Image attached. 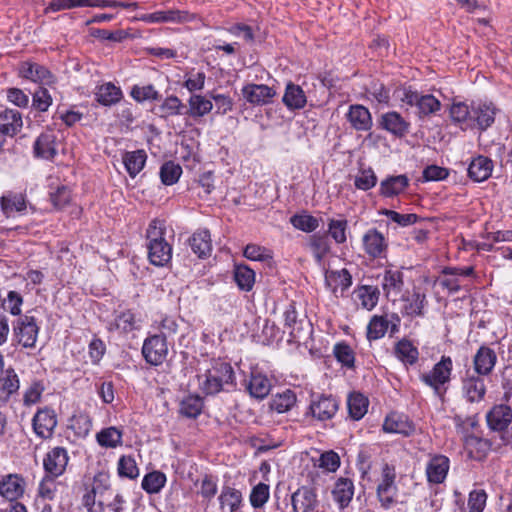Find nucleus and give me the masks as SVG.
Returning <instances> with one entry per match:
<instances>
[{"mask_svg": "<svg viewBox=\"0 0 512 512\" xmlns=\"http://www.w3.org/2000/svg\"><path fill=\"white\" fill-rule=\"evenodd\" d=\"M395 93L402 103L416 109L415 113L420 119L435 115L441 109V102L432 94H423L411 88H401Z\"/></svg>", "mask_w": 512, "mask_h": 512, "instance_id": "f257e3e1", "label": "nucleus"}, {"mask_svg": "<svg viewBox=\"0 0 512 512\" xmlns=\"http://www.w3.org/2000/svg\"><path fill=\"white\" fill-rule=\"evenodd\" d=\"M234 371L232 366L221 360H214L211 368L205 373V380L202 382L201 387L208 395L219 393L224 385L234 384Z\"/></svg>", "mask_w": 512, "mask_h": 512, "instance_id": "f03ea898", "label": "nucleus"}, {"mask_svg": "<svg viewBox=\"0 0 512 512\" xmlns=\"http://www.w3.org/2000/svg\"><path fill=\"white\" fill-rule=\"evenodd\" d=\"M489 428L501 433V439L505 445L512 444V409L505 404L495 405L486 415Z\"/></svg>", "mask_w": 512, "mask_h": 512, "instance_id": "7ed1b4c3", "label": "nucleus"}, {"mask_svg": "<svg viewBox=\"0 0 512 512\" xmlns=\"http://www.w3.org/2000/svg\"><path fill=\"white\" fill-rule=\"evenodd\" d=\"M395 479V468L385 464L382 467L381 481L376 489L377 498L384 509H389L397 503L398 488Z\"/></svg>", "mask_w": 512, "mask_h": 512, "instance_id": "20e7f679", "label": "nucleus"}, {"mask_svg": "<svg viewBox=\"0 0 512 512\" xmlns=\"http://www.w3.org/2000/svg\"><path fill=\"white\" fill-rule=\"evenodd\" d=\"M452 369V359L449 356H442L431 371L420 375V380L431 387L436 395L441 396V387L450 381Z\"/></svg>", "mask_w": 512, "mask_h": 512, "instance_id": "39448f33", "label": "nucleus"}, {"mask_svg": "<svg viewBox=\"0 0 512 512\" xmlns=\"http://www.w3.org/2000/svg\"><path fill=\"white\" fill-rule=\"evenodd\" d=\"M339 409V402L331 395H318L313 397L306 416H311L318 421H327L332 419Z\"/></svg>", "mask_w": 512, "mask_h": 512, "instance_id": "423d86ee", "label": "nucleus"}, {"mask_svg": "<svg viewBox=\"0 0 512 512\" xmlns=\"http://www.w3.org/2000/svg\"><path fill=\"white\" fill-rule=\"evenodd\" d=\"M13 332L17 341L24 348H33L37 341L39 327L33 316H20L13 324Z\"/></svg>", "mask_w": 512, "mask_h": 512, "instance_id": "0eeeda50", "label": "nucleus"}, {"mask_svg": "<svg viewBox=\"0 0 512 512\" xmlns=\"http://www.w3.org/2000/svg\"><path fill=\"white\" fill-rule=\"evenodd\" d=\"M142 355L145 361L153 366L161 365L168 355L167 341L160 335H151L144 340Z\"/></svg>", "mask_w": 512, "mask_h": 512, "instance_id": "6e6552de", "label": "nucleus"}, {"mask_svg": "<svg viewBox=\"0 0 512 512\" xmlns=\"http://www.w3.org/2000/svg\"><path fill=\"white\" fill-rule=\"evenodd\" d=\"M293 512H316L319 501L316 489L310 486H301L291 495Z\"/></svg>", "mask_w": 512, "mask_h": 512, "instance_id": "1a4fd4ad", "label": "nucleus"}, {"mask_svg": "<svg viewBox=\"0 0 512 512\" xmlns=\"http://www.w3.org/2000/svg\"><path fill=\"white\" fill-rule=\"evenodd\" d=\"M34 432L42 439L50 438L57 426V416L53 409H39L32 419Z\"/></svg>", "mask_w": 512, "mask_h": 512, "instance_id": "9d476101", "label": "nucleus"}, {"mask_svg": "<svg viewBox=\"0 0 512 512\" xmlns=\"http://www.w3.org/2000/svg\"><path fill=\"white\" fill-rule=\"evenodd\" d=\"M21 77L40 85H52L55 83L53 74L43 65L35 62H22L19 66Z\"/></svg>", "mask_w": 512, "mask_h": 512, "instance_id": "9b49d317", "label": "nucleus"}, {"mask_svg": "<svg viewBox=\"0 0 512 512\" xmlns=\"http://www.w3.org/2000/svg\"><path fill=\"white\" fill-rule=\"evenodd\" d=\"M68 453L63 447H55L49 451L44 460L43 465L46 475L59 477L62 475L68 464Z\"/></svg>", "mask_w": 512, "mask_h": 512, "instance_id": "f8f14e48", "label": "nucleus"}, {"mask_svg": "<svg viewBox=\"0 0 512 512\" xmlns=\"http://www.w3.org/2000/svg\"><path fill=\"white\" fill-rule=\"evenodd\" d=\"M496 108L492 103L472 102L471 127H478L484 131L490 127L495 120Z\"/></svg>", "mask_w": 512, "mask_h": 512, "instance_id": "ddd939ff", "label": "nucleus"}, {"mask_svg": "<svg viewBox=\"0 0 512 512\" xmlns=\"http://www.w3.org/2000/svg\"><path fill=\"white\" fill-rule=\"evenodd\" d=\"M242 95L250 104L263 106L271 102L276 91L264 84H247L242 88Z\"/></svg>", "mask_w": 512, "mask_h": 512, "instance_id": "4468645a", "label": "nucleus"}, {"mask_svg": "<svg viewBox=\"0 0 512 512\" xmlns=\"http://www.w3.org/2000/svg\"><path fill=\"white\" fill-rule=\"evenodd\" d=\"M450 468V460L442 454L433 455L426 465V476L429 483H443Z\"/></svg>", "mask_w": 512, "mask_h": 512, "instance_id": "2eb2a0df", "label": "nucleus"}, {"mask_svg": "<svg viewBox=\"0 0 512 512\" xmlns=\"http://www.w3.org/2000/svg\"><path fill=\"white\" fill-rule=\"evenodd\" d=\"M346 119L350 126L359 132H367L373 126V120L368 108L360 104L349 106Z\"/></svg>", "mask_w": 512, "mask_h": 512, "instance_id": "dca6fc26", "label": "nucleus"}, {"mask_svg": "<svg viewBox=\"0 0 512 512\" xmlns=\"http://www.w3.org/2000/svg\"><path fill=\"white\" fill-rule=\"evenodd\" d=\"M365 252L372 258L385 256L388 243L384 235L377 229H369L363 236Z\"/></svg>", "mask_w": 512, "mask_h": 512, "instance_id": "f3484780", "label": "nucleus"}, {"mask_svg": "<svg viewBox=\"0 0 512 512\" xmlns=\"http://www.w3.org/2000/svg\"><path fill=\"white\" fill-rule=\"evenodd\" d=\"M497 362V355L493 349L482 345L473 358L474 371L479 376H488L493 371Z\"/></svg>", "mask_w": 512, "mask_h": 512, "instance_id": "a211bd4d", "label": "nucleus"}, {"mask_svg": "<svg viewBox=\"0 0 512 512\" xmlns=\"http://www.w3.org/2000/svg\"><path fill=\"white\" fill-rule=\"evenodd\" d=\"M493 169L494 163L490 158L478 155L472 158L468 165L467 173L471 180L480 183L486 181L491 176Z\"/></svg>", "mask_w": 512, "mask_h": 512, "instance_id": "6ab92c4d", "label": "nucleus"}, {"mask_svg": "<svg viewBox=\"0 0 512 512\" xmlns=\"http://www.w3.org/2000/svg\"><path fill=\"white\" fill-rule=\"evenodd\" d=\"M284 325L288 329L291 340L298 341L302 338L304 332V326L307 325V321L304 319H298V313L296 310L295 302L291 301L283 312Z\"/></svg>", "mask_w": 512, "mask_h": 512, "instance_id": "aec40b11", "label": "nucleus"}, {"mask_svg": "<svg viewBox=\"0 0 512 512\" xmlns=\"http://www.w3.org/2000/svg\"><path fill=\"white\" fill-rule=\"evenodd\" d=\"M272 382L262 372L253 370L250 374V379L246 384V389L250 396L256 399H264L271 391Z\"/></svg>", "mask_w": 512, "mask_h": 512, "instance_id": "412c9836", "label": "nucleus"}, {"mask_svg": "<svg viewBox=\"0 0 512 512\" xmlns=\"http://www.w3.org/2000/svg\"><path fill=\"white\" fill-rule=\"evenodd\" d=\"M380 126L398 138L404 137L410 128L409 122L396 111L384 113L381 116Z\"/></svg>", "mask_w": 512, "mask_h": 512, "instance_id": "4be33fe9", "label": "nucleus"}, {"mask_svg": "<svg viewBox=\"0 0 512 512\" xmlns=\"http://www.w3.org/2000/svg\"><path fill=\"white\" fill-rule=\"evenodd\" d=\"M383 431L409 436L415 431V427L408 417L403 414L391 413L383 423Z\"/></svg>", "mask_w": 512, "mask_h": 512, "instance_id": "5701e85b", "label": "nucleus"}, {"mask_svg": "<svg viewBox=\"0 0 512 512\" xmlns=\"http://www.w3.org/2000/svg\"><path fill=\"white\" fill-rule=\"evenodd\" d=\"M24 493V479L18 474H8L0 481V495L13 502Z\"/></svg>", "mask_w": 512, "mask_h": 512, "instance_id": "b1692460", "label": "nucleus"}, {"mask_svg": "<svg viewBox=\"0 0 512 512\" xmlns=\"http://www.w3.org/2000/svg\"><path fill=\"white\" fill-rule=\"evenodd\" d=\"M56 140L57 137L53 131L41 133L34 143L35 155L47 160L53 159L57 154Z\"/></svg>", "mask_w": 512, "mask_h": 512, "instance_id": "393cba45", "label": "nucleus"}, {"mask_svg": "<svg viewBox=\"0 0 512 512\" xmlns=\"http://www.w3.org/2000/svg\"><path fill=\"white\" fill-rule=\"evenodd\" d=\"M354 495V483L349 478L340 477L336 480L332 489L333 500L340 509H345L350 504Z\"/></svg>", "mask_w": 512, "mask_h": 512, "instance_id": "a878e982", "label": "nucleus"}, {"mask_svg": "<svg viewBox=\"0 0 512 512\" xmlns=\"http://www.w3.org/2000/svg\"><path fill=\"white\" fill-rule=\"evenodd\" d=\"M20 388V380L13 368H8L0 377V403H7Z\"/></svg>", "mask_w": 512, "mask_h": 512, "instance_id": "bb28decb", "label": "nucleus"}, {"mask_svg": "<svg viewBox=\"0 0 512 512\" xmlns=\"http://www.w3.org/2000/svg\"><path fill=\"white\" fill-rule=\"evenodd\" d=\"M282 101L287 109L294 111L305 107L307 97L301 86L289 82L286 85Z\"/></svg>", "mask_w": 512, "mask_h": 512, "instance_id": "cd10ccee", "label": "nucleus"}, {"mask_svg": "<svg viewBox=\"0 0 512 512\" xmlns=\"http://www.w3.org/2000/svg\"><path fill=\"white\" fill-rule=\"evenodd\" d=\"M148 258L154 266H165L172 258V246L166 241L147 244Z\"/></svg>", "mask_w": 512, "mask_h": 512, "instance_id": "c85d7f7f", "label": "nucleus"}, {"mask_svg": "<svg viewBox=\"0 0 512 512\" xmlns=\"http://www.w3.org/2000/svg\"><path fill=\"white\" fill-rule=\"evenodd\" d=\"M23 122L19 111L6 109L0 113V133L14 136L22 128Z\"/></svg>", "mask_w": 512, "mask_h": 512, "instance_id": "c756f323", "label": "nucleus"}, {"mask_svg": "<svg viewBox=\"0 0 512 512\" xmlns=\"http://www.w3.org/2000/svg\"><path fill=\"white\" fill-rule=\"evenodd\" d=\"M1 209L7 216L14 212L22 213L27 208L26 195L9 191L0 198Z\"/></svg>", "mask_w": 512, "mask_h": 512, "instance_id": "7c9ffc66", "label": "nucleus"}, {"mask_svg": "<svg viewBox=\"0 0 512 512\" xmlns=\"http://www.w3.org/2000/svg\"><path fill=\"white\" fill-rule=\"evenodd\" d=\"M189 244L192 251L197 254L199 258L209 256L212 251L210 232L207 229L196 231L189 238Z\"/></svg>", "mask_w": 512, "mask_h": 512, "instance_id": "2f4dec72", "label": "nucleus"}, {"mask_svg": "<svg viewBox=\"0 0 512 512\" xmlns=\"http://www.w3.org/2000/svg\"><path fill=\"white\" fill-rule=\"evenodd\" d=\"M463 391L469 402H478L486 393L484 380L478 374L469 376L463 380Z\"/></svg>", "mask_w": 512, "mask_h": 512, "instance_id": "473e14b6", "label": "nucleus"}, {"mask_svg": "<svg viewBox=\"0 0 512 512\" xmlns=\"http://www.w3.org/2000/svg\"><path fill=\"white\" fill-rule=\"evenodd\" d=\"M409 185L406 175L390 176L380 183V194L384 197H394L402 193Z\"/></svg>", "mask_w": 512, "mask_h": 512, "instance_id": "72a5a7b5", "label": "nucleus"}, {"mask_svg": "<svg viewBox=\"0 0 512 512\" xmlns=\"http://www.w3.org/2000/svg\"><path fill=\"white\" fill-rule=\"evenodd\" d=\"M369 400L362 393H350L347 399L348 413L351 419L360 420L367 413Z\"/></svg>", "mask_w": 512, "mask_h": 512, "instance_id": "f704fd0d", "label": "nucleus"}, {"mask_svg": "<svg viewBox=\"0 0 512 512\" xmlns=\"http://www.w3.org/2000/svg\"><path fill=\"white\" fill-rule=\"evenodd\" d=\"M147 155L144 150L126 152L123 155V163L127 173L134 178L144 168Z\"/></svg>", "mask_w": 512, "mask_h": 512, "instance_id": "c9c22d12", "label": "nucleus"}, {"mask_svg": "<svg viewBox=\"0 0 512 512\" xmlns=\"http://www.w3.org/2000/svg\"><path fill=\"white\" fill-rule=\"evenodd\" d=\"M195 18L193 14L181 10L156 11L148 16L151 22H189Z\"/></svg>", "mask_w": 512, "mask_h": 512, "instance_id": "e433bc0d", "label": "nucleus"}, {"mask_svg": "<svg viewBox=\"0 0 512 512\" xmlns=\"http://www.w3.org/2000/svg\"><path fill=\"white\" fill-rule=\"evenodd\" d=\"M404 313L411 317H422L427 304L426 295L419 290H413L411 296L404 299Z\"/></svg>", "mask_w": 512, "mask_h": 512, "instance_id": "4c0bfd02", "label": "nucleus"}, {"mask_svg": "<svg viewBox=\"0 0 512 512\" xmlns=\"http://www.w3.org/2000/svg\"><path fill=\"white\" fill-rule=\"evenodd\" d=\"M218 500L221 508L228 506L230 512L241 511L240 508L243 503L242 494L239 490L233 487L224 486L221 490Z\"/></svg>", "mask_w": 512, "mask_h": 512, "instance_id": "58836bf2", "label": "nucleus"}, {"mask_svg": "<svg viewBox=\"0 0 512 512\" xmlns=\"http://www.w3.org/2000/svg\"><path fill=\"white\" fill-rule=\"evenodd\" d=\"M123 431L111 426L102 429L96 434V440L101 447L116 448L122 445Z\"/></svg>", "mask_w": 512, "mask_h": 512, "instance_id": "ea45409f", "label": "nucleus"}, {"mask_svg": "<svg viewBox=\"0 0 512 512\" xmlns=\"http://www.w3.org/2000/svg\"><path fill=\"white\" fill-rule=\"evenodd\" d=\"M95 97L100 104L111 106L120 101L122 92L120 88L109 82L98 87Z\"/></svg>", "mask_w": 512, "mask_h": 512, "instance_id": "a19ab883", "label": "nucleus"}, {"mask_svg": "<svg viewBox=\"0 0 512 512\" xmlns=\"http://www.w3.org/2000/svg\"><path fill=\"white\" fill-rule=\"evenodd\" d=\"M325 282L333 291L338 287L344 291L352 285V276L347 269L330 270L325 273Z\"/></svg>", "mask_w": 512, "mask_h": 512, "instance_id": "79ce46f5", "label": "nucleus"}, {"mask_svg": "<svg viewBox=\"0 0 512 512\" xmlns=\"http://www.w3.org/2000/svg\"><path fill=\"white\" fill-rule=\"evenodd\" d=\"M394 350L396 357L404 364L413 365L418 360L419 352L417 347L407 339L398 341Z\"/></svg>", "mask_w": 512, "mask_h": 512, "instance_id": "37998d69", "label": "nucleus"}, {"mask_svg": "<svg viewBox=\"0 0 512 512\" xmlns=\"http://www.w3.org/2000/svg\"><path fill=\"white\" fill-rule=\"evenodd\" d=\"M203 399L197 395H189L180 402L179 413L186 418H197L203 409Z\"/></svg>", "mask_w": 512, "mask_h": 512, "instance_id": "c03bdc74", "label": "nucleus"}, {"mask_svg": "<svg viewBox=\"0 0 512 512\" xmlns=\"http://www.w3.org/2000/svg\"><path fill=\"white\" fill-rule=\"evenodd\" d=\"M389 329V320L386 316L374 315L367 326V339L369 341L382 338Z\"/></svg>", "mask_w": 512, "mask_h": 512, "instance_id": "a18cd8bd", "label": "nucleus"}, {"mask_svg": "<svg viewBox=\"0 0 512 512\" xmlns=\"http://www.w3.org/2000/svg\"><path fill=\"white\" fill-rule=\"evenodd\" d=\"M296 403L295 393L287 389L283 393L275 395L271 402L270 408L277 413H285L289 411Z\"/></svg>", "mask_w": 512, "mask_h": 512, "instance_id": "49530a36", "label": "nucleus"}, {"mask_svg": "<svg viewBox=\"0 0 512 512\" xmlns=\"http://www.w3.org/2000/svg\"><path fill=\"white\" fill-rule=\"evenodd\" d=\"M472 113V104L468 106L464 102H454L450 108L452 120L465 125L466 128L471 127Z\"/></svg>", "mask_w": 512, "mask_h": 512, "instance_id": "de8ad7c7", "label": "nucleus"}, {"mask_svg": "<svg viewBox=\"0 0 512 512\" xmlns=\"http://www.w3.org/2000/svg\"><path fill=\"white\" fill-rule=\"evenodd\" d=\"M379 295L378 288L370 285L361 286L356 291L361 306L367 310H372L377 305Z\"/></svg>", "mask_w": 512, "mask_h": 512, "instance_id": "09e8293b", "label": "nucleus"}, {"mask_svg": "<svg viewBox=\"0 0 512 512\" xmlns=\"http://www.w3.org/2000/svg\"><path fill=\"white\" fill-rule=\"evenodd\" d=\"M403 284L402 272L397 270H388L385 272L382 286L387 296L391 293L398 295L401 292Z\"/></svg>", "mask_w": 512, "mask_h": 512, "instance_id": "8fccbe9b", "label": "nucleus"}, {"mask_svg": "<svg viewBox=\"0 0 512 512\" xmlns=\"http://www.w3.org/2000/svg\"><path fill=\"white\" fill-rule=\"evenodd\" d=\"M234 279L241 290L250 291L255 282V273L246 265H238L235 267Z\"/></svg>", "mask_w": 512, "mask_h": 512, "instance_id": "3c124183", "label": "nucleus"}, {"mask_svg": "<svg viewBox=\"0 0 512 512\" xmlns=\"http://www.w3.org/2000/svg\"><path fill=\"white\" fill-rule=\"evenodd\" d=\"M189 107L186 113L192 117H202L212 110L213 104L202 95H192L189 99Z\"/></svg>", "mask_w": 512, "mask_h": 512, "instance_id": "603ef678", "label": "nucleus"}, {"mask_svg": "<svg viewBox=\"0 0 512 512\" xmlns=\"http://www.w3.org/2000/svg\"><path fill=\"white\" fill-rule=\"evenodd\" d=\"M165 483V474L160 471H153L144 476L141 486L147 493L156 494L164 487Z\"/></svg>", "mask_w": 512, "mask_h": 512, "instance_id": "864d4df0", "label": "nucleus"}, {"mask_svg": "<svg viewBox=\"0 0 512 512\" xmlns=\"http://www.w3.org/2000/svg\"><path fill=\"white\" fill-rule=\"evenodd\" d=\"M309 246L318 263H321L325 255L330 251V242L325 234L312 235L309 240Z\"/></svg>", "mask_w": 512, "mask_h": 512, "instance_id": "5fc2aeb1", "label": "nucleus"}, {"mask_svg": "<svg viewBox=\"0 0 512 512\" xmlns=\"http://www.w3.org/2000/svg\"><path fill=\"white\" fill-rule=\"evenodd\" d=\"M182 174V168L179 164L172 161L165 162L160 168V178L164 185L175 184Z\"/></svg>", "mask_w": 512, "mask_h": 512, "instance_id": "6e6d98bb", "label": "nucleus"}, {"mask_svg": "<svg viewBox=\"0 0 512 512\" xmlns=\"http://www.w3.org/2000/svg\"><path fill=\"white\" fill-rule=\"evenodd\" d=\"M333 354L338 362L347 368H353L355 354L352 348L345 342L337 343L333 348Z\"/></svg>", "mask_w": 512, "mask_h": 512, "instance_id": "4d7b16f0", "label": "nucleus"}, {"mask_svg": "<svg viewBox=\"0 0 512 512\" xmlns=\"http://www.w3.org/2000/svg\"><path fill=\"white\" fill-rule=\"evenodd\" d=\"M270 489L265 483H258L252 488L249 496L250 504L253 508H262L269 500Z\"/></svg>", "mask_w": 512, "mask_h": 512, "instance_id": "13d9d810", "label": "nucleus"}, {"mask_svg": "<svg viewBox=\"0 0 512 512\" xmlns=\"http://www.w3.org/2000/svg\"><path fill=\"white\" fill-rule=\"evenodd\" d=\"M135 328V315L130 311L118 314L110 324V330L115 329L124 333L131 332Z\"/></svg>", "mask_w": 512, "mask_h": 512, "instance_id": "bf43d9fd", "label": "nucleus"}, {"mask_svg": "<svg viewBox=\"0 0 512 512\" xmlns=\"http://www.w3.org/2000/svg\"><path fill=\"white\" fill-rule=\"evenodd\" d=\"M185 105L181 102V100L177 96H169L167 97L163 103L159 106V110L161 112V116L169 117L173 115H182L184 114Z\"/></svg>", "mask_w": 512, "mask_h": 512, "instance_id": "052dcab7", "label": "nucleus"}, {"mask_svg": "<svg viewBox=\"0 0 512 512\" xmlns=\"http://www.w3.org/2000/svg\"><path fill=\"white\" fill-rule=\"evenodd\" d=\"M291 224L303 232H313L319 226L318 219L308 214H296L290 218Z\"/></svg>", "mask_w": 512, "mask_h": 512, "instance_id": "680f3d73", "label": "nucleus"}, {"mask_svg": "<svg viewBox=\"0 0 512 512\" xmlns=\"http://www.w3.org/2000/svg\"><path fill=\"white\" fill-rule=\"evenodd\" d=\"M348 222L346 219H330L328 222V233L337 244L346 242V231Z\"/></svg>", "mask_w": 512, "mask_h": 512, "instance_id": "e2e57ef3", "label": "nucleus"}, {"mask_svg": "<svg viewBox=\"0 0 512 512\" xmlns=\"http://www.w3.org/2000/svg\"><path fill=\"white\" fill-rule=\"evenodd\" d=\"M117 470L120 477L135 479L139 475L136 462L131 456H121L118 461Z\"/></svg>", "mask_w": 512, "mask_h": 512, "instance_id": "0e129e2a", "label": "nucleus"}, {"mask_svg": "<svg viewBox=\"0 0 512 512\" xmlns=\"http://www.w3.org/2000/svg\"><path fill=\"white\" fill-rule=\"evenodd\" d=\"M157 328L160 331L158 335L162 336L164 340L167 341L178 333L179 323L175 317L164 316L160 320Z\"/></svg>", "mask_w": 512, "mask_h": 512, "instance_id": "69168bd1", "label": "nucleus"}, {"mask_svg": "<svg viewBox=\"0 0 512 512\" xmlns=\"http://www.w3.org/2000/svg\"><path fill=\"white\" fill-rule=\"evenodd\" d=\"M92 491L100 498L107 499L106 495L111 490L110 476L106 472H99L93 478Z\"/></svg>", "mask_w": 512, "mask_h": 512, "instance_id": "338daca9", "label": "nucleus"}, {"mask_svg": "<svg viewBox=\"0 0 512 512\" xmlns=\"http://www.w3.org/2000/svg\"><path fill=\"white\" fill-rule=\"evenodd\" d=\"M131 96L137 102L158 100L160 98L159 92L151 84L145 86L135 85L131 90Z\"/></svg>", "mask_w": 512, "mask_h": 512, "instance_id": "774afa93", "label": "nucleus"}]
</instances>
